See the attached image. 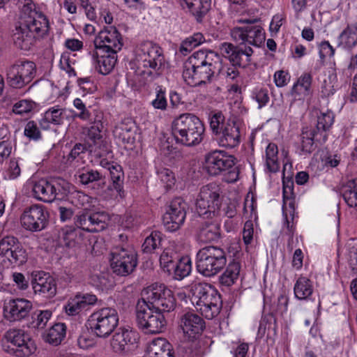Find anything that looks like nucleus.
Masks as SVG:
<instances>
[{
  "label": "nucleus",
  "mask_w": 357,
  "mask_h": 357,
  "mask_svg": "<svg viewBox=\"0 0 357 357\" xmlns=\"http://www.w3.org/2000/svg\"><path fill=\"white\" fill-rule=\"evenodd\" d=\"M157 174L161 182L164 183L165 188H171L174 185V175L169 169L161 168L157 171Z\"/></svg>",
  "instance_id": "55"
},
{
  "label": "nucleus",
  "mask_w": 357,
  "mask_h": 357,
  "mask_svg": "<svg viewBox=\"0 0 357 357\" xmlns=\"http://www.w3.org/2000/svg\"><path fill=\"white\" fill-rule=\"evenodd\" d=\"M93 43L96 49L114 52L120 51L123 45L121 34L115 26L104 28L98 33Z\"/></svg>",
  "instance_id": "20"
},
{
  "label": "nucleus",
  "mask_w": 357,
  "mask_h": 357,
  "mask_svg": "<svg viewBox=\"0 0 357 357\" xmlns=\"http://www.w3.org/2000/svg\"><path fill=\"white\" fill-rule=\"evenodd\" d=\"M241 269L239 261L233 259L230 261L224 273L220 276L219 281L222 285L230 287L235 283L238 278Z\"/></svg>",
  "instance_id": "34"
},
{
  "label": "nucleus",
  "mask_w": 357,
  "mask_h": 357,
  "mask_svg": "<svg viewBox=\"0 0 357 357\" xmlns=\"http://www.w3.org/2000/svg\"><path fill=\"white\" fill-rule=\"evenodd\" d=\"M294 294L299 300L307 299L313 291L311 281L305 278H299L294 285Z\"/></svg>",
  "instance_id": "41"
},
{
  "label": "nucleus",
  "mask_w": 357,
  "mask_h": 357,
  "mask_svg": "<svg viewBox=\"0 0 357 357\" xmlns=\"http://www.w3.org/2000/svg\"><path fill=\"white\" fill-rule=\"evenodd\" d=\"M151 303H148V300L146 298L139 299L136 305L135 321L138 328L142 331H143L146 326L156 310L155 308L151 307Z\"/></svg>",
  "instance_id": "31"
},
{
  "label": "nucleus",
  "mask_w": 357,
  "mask_h": 357,
  "mask_svg": "<svg viewBox=\"0 0 357 357\" xmlns=\"http://www.w3.org/2000/svg\"><path fill=\"white\" fill-rule=\"evenodd\" d=\"M334 121V115L332 112L321 113L317 116L316 128H314L317 132V141L319 144H324L328 138L327 131L330 129Z\"/></svg>",
  "instance_id": "32"
},
{
  "label": "nucleus",
  "mask_w": 357,
  "mask_h": 357,
  "mask_svg": "<svg viewBox=\"0 0 357 357\" xmlns=\"http://www.w3.org/2000/svg\"><path fill=\"white\" fill-rule=\"evenodd\" d=\"M66 327L63 323L55 324L50 328L46 337L50 344L58 345L66 336Z\"/></svg>",
  "instance_id": "46"
},
{
  "label": "nucleus",
  "mask_w": 357,
  "mask_h": 357,
  "mask_svg": "<svg viewBox=\"0 0 357 357\" xmlns=\"http://www.w3.org/2000/svg\"><path fill=\"white\" fill-rule=\"evenodd\" d=\"M96 70L102 75H108L114 68L117 61V52L96 49L92 54Z\"/></svg>",
  "instance_id": "24"
},
{
  "label": "nucleus",
  "mask_w": 357,
  "mask_h": 357,
  "mask_svg": "<svg viewBox=\"0 0 357 357\" xmlns=\"http://www.w3.org/2000/svg\"><path fill=\"white\" fill-rule=\"evenodd\" d=\"M204 41V37L202 33L197 32L192 36L185 38L180 47L181 53L190 52L193 48L201 45Z\"/></svg>",
  "instance_id": "49"
},
{
  "label": "nucleus",
  "mask_w": 357,
  "mask_h": 357,
  "mask_svg": "<svg viewBox=\"0 0 357 357\" xmlns=\"http://www.w3.org/2000/svg\"><path fill=\"white\" fill-rule=\"evenodd\" d=\"M180 326L183 333L188 335V339L193 340L205 328V322L198 314L192 312H188L181 315Z\"/></svg>",
  "instance_id": "23"
},
{
  "label": "nucleus",
  "mask_w": 357,
  "mask_h": 357,
  "mask_svg": "<svg viewBox=\"0 0 357 357\" xmlns=\"http://www.w3.org/2000/svg\"><path fill=\"white\" fill-rule=\"evenodd\" d=\"M20 172L21 171L18 162L15 160H11L5 172L4 178L10 180L15 179L20 176Z\"/></svg>",
  "instance_id": "60"
},
{
  "label": "nucleus",
  "mask_w": 357,
  "mask_h": 357,
  "mask_svg": "<svg viewBox=\"0 0 357 357\" xmlns=\"http://www.w3.org/2000/svg\"><path fill=\"white\" fill-rule=\"evenodd\" d=\"M49 217L47 208L42 204H36L24 208L20 217V222L26 230L37 232L47 227Z\"/></svg>",
  "instance_id": "17"
},
{
  "label": "nucleus",
  "mask_w": 357,
  "mask_h": 357,
  "mask_svg": "<svg viewBox=\"0 0 357 357\" xmlns=\"http://www.w3.org/2000/svg\"><path fill=\"white\" fill-rule=\"evenodd\" d=\"M225 117L221 112H218L213 114L210 120V128L213 133L218 135H220L225 123H224Z\"/></svg>",
  "instance_id": "56"
},
{
  "label": "nucleus",
  "mask_w": 357,
  "mask_h": 357,
  "mask_svg": "<svg viewBox=\"0 0 357 357\" xmlns=\"http://www.w3.org/2000/svg\"><path fill=\"white\" fill-rule=\"evenodd\" d=\"M18 23L13 40L17 48L24 51L31 50L36 40L45 36L49 31L47 17L36 10V6L31 0L22 6Z\"/></svg>",
  "instance_id": "2"
},
{
  "label": "nucleus",
  "mask_w": 357,
  "mask_h": 357,
  "mask_svg": "<svg viewBox=\"0 0 357 357\" xmlns=\"http://www.w3.org/2000/svg\"><path fill=\"white\" fill-rule=\"evenodd\" d=\"M54 188L53 178L50 181L41 179L34 183L32 189L33 195L37 199L44 202H52L55 199Z\"/></svg>",
  "instance_id": "30"
},
{
  "label": "nucleus",
  "mask_w": 357,
  "mask_h": 357,
  "mask_svg": "<svg viewBox=\"0 0 357 357\" xmlns=\"http://www.w3.org/2000/svg\"><path fill=\"white\" fill-rule=\"evenodd\" d=\"M161 234L159 231H155L147 236L144 243L142 244V250L146 253H151L161 243Z\"/></svg>",
  "instance_id": "50"
},
{
  "label": "nucleus",
  "mask_w": 357,
  "mask_h": 357,
  "mask_svg": "<svg viewBox=\"0 0 357 357\" xmlns=\"http://www.w3.org/2000/svg\"><path fill=\"white\" fill-rule=\"evenodd\" d=\"M26 261V250L17 238L7 236L0 241V264L3 268L20 266Z\"/></svg>",
  "instance_id": "11"
},
{
  "label": "nucleus",
  "mask_w": 357,
  "mask_h": 357,
  "mask_svg": "<svg viewBox=\"0 0 357 357\" xmlns=\"http://www.w3.org/2000/svg\"><path fill=\"white\" fill-rule=\"evenodd\" d=\"M109 222L110 217L105 211L93 212L84 209L78 212L74 218V222L77 228L91 233L105 230Z\"/></svg>",
  "instance_id": "16"
},
{
  "label": "nucleus",
  "mask_w": 357,
  "mask_h": 357,
  "mask_svg": "<svg viewBox=\"0 0 357 357\" xmlns=\"http://www.w3.org/2000/svg\"><path fill=\"white\" fill-rule=\"evenodd\" d=\"M55 199L66 201L73 185L62 178H53Z\"/></svg>",
  "instance_id": "42"
},
{
  "label": "nucleus",
  "mask_w": 357,
  "mask_h": 357,
  "mask_svg": "<svg viewBox=\"0 0 357 357\" xmlns=\"http://www.w3.org/2000/svg\"><path fill=\"white\" fill-rule=\"evenodd\" d=\"M312 82V76L310 73H305L298 79L293 86L292 90L297 93L309 95Z\"/></svg>",
  "instance_id": "48"
},
{
  "label": "nucleus",
  "mask_w": 357,
  "mask_h": 357,
  "mask_svg": "<svg viewBox=\"0 0 357 357\" xmlns=\"http://www.w3.org/2000/svg\"><path fill=\"white\" fill-rule=\"evenodd\" d=\"M36 75V64L27 60H18L6 69L7 82L10 86L15 89H22L29 84Z\"/></svg>",
  "instance_id": "12"
},
{
  "label": "nucleus",
  "mask_w": 357,
  "mask_h": 357,
  "mask_svg": "<svg viewBox=\"0 0 357 357\" xmlns=\"http://www.w3.org/2000/svg\"><path fill=\"white\" fill-rule=\"evenodd\" d=\"M335 54V49L328 41H323L319 45V56L321 59L326 56L331 57Z\"/></svg>",
  "instance_id": "63"
},
{
  "label": "nucleus",
  "mask_w": 357,
  "mask_h": 357,
  "mask_svg": "<svg viewBox=\"0 0 357 357\" xmlns=\"http://www.w3.org/2000/svg\"><path fill=\"white\" fill-rule=\"evenodd\" d=\"M288 303L289 298L287 296L284 295H280L278 296L277 302L271 304L268 314L262 318L260 322L259 329L261 328L264 322L269 324L273 323V324L275 325L278 318H283L284 314L287 313Z\"/></svg>",
  "instance_id": "29"
},
{
  "label": "nucleus",
  "mask_w": 357,
  "mask_h": 357,
  "mask_svg": "<svg viewBox=\"0 0 357 357\" xmlns=\"http://www.w3.org/2000/svg\"><path fill=\"white\" fill-rule=\"evenodd\" d=\"M191 267V261L188 257H180L175 263L172 273L174 274L175 279L181 280L190 274Z\"/></svg>",
  "instance_id": "45"
},
{
  "label": "nucleus",
  "mask_w": 357,
  "mask_h": 357,
  "mask_svg": "<svg viewBox=\"0 0 357 357\" xmlns=\"http://www.w3.org/2000/svg\"><path fill=\"white\" fill-rule=\"evenodd\" d=\"M102 123L100 120L95 121L93 124L88 130V137L94 145L102 142Z\"/></svg>",
  "instance_id": "53"
},
{
  "label": "nucleus",
  "mask_w": 357,
  "mask_h": 357,
  "mask_svg": "<svg viewBox=\"0 0 357 357\" xmlns=\"http://www.w3.org/2000/svg\"><path fill=\"white\" fill-rule=\"evenodd\" d=\"M220 62V55L213 50L197 51L184 63L183 77L191 86L209 83Z\"/></svg>",
  "instance_id": "3"
},
{
  "label": "nucleus",
  "mask_w": 357,
  "mask_h": 357,
  "mask_svg": "<svg viewBox=\"0 0 357 357\" xmlns=\"http://www.w3.org/2000/svg\"><path fill=\"white\" fill-rule=\"evenodd\" d=\"M31 308V301L26 299H10L4 303V317L10 321H20L29 316Z\"/></svg>",
  "instance_id": "21"
},
{
  "label": "nucleus",
  "mask_w": 357,
  "mask_h": 357,
  "mask_svg": "<svg viewBox=\"0 0 357 357\" xmlns=\"http://www.w3.org/2000/svg\"><path fill=\"white\" fill-rule=\"evenodd\" d=\"M4 337L2 348L9 354L17 357H28L36 350V347L28 337V341L26 340L25 333L22 330H9Z\"/></svg>",
  "instance_id": "13"
},
{
  "label": "nucleus",
  "mask_w": 357,
  "mask_h": 357,
  "mask_svg": "<svg viewBox=\"0 0 357 357\" xmlns=\"http://www.w3.org/2000/svg\"><path fill=\"white\" fill-rule=\"evenodd\" d=\"M149 357H174L172 346L165 339L159 338L150 347Z\"/></svg>",
  "instance_id": "36"
},
{
  "label": "nucleus",
  "mask_w": 357,
  "mask_h": 357,
  "mask_svg": "<svg viewBox=\"0 0 357 357\" xmlns=\"http://www.w3.org/2000/svg\"><path fill=\"white\" fill-rule=\"evenodd\" d=\"M218 135L220 146L230 149L237 146L241 137L238 124L234 120H228Z\"/></svg>",
  "instance_id": "25"
},
{
  "label": "nucleus",
  "mask_w": 357,
  "mask_h": 357,
  "mask_svg": "<svg viewBox=\"0 0 357 357\" xmlns=\"http://www.w3.org/2000/svg\"><path fill=\"white\" fill-rule=\"evenodd\" d=\"M138 50L142 55L143 66L154 70V72L144 71V73L152 78L158 77L165 65V56L162 48L158 45L147 40L139 45Z\"/></svg>",
  "instance_id": "14"
},
{
  "label": "nucleus",
  "mask_w": 357,
  "mask_h": 357,
  "mask_svg": "<svg viewBox=\"0 0 357 357\" xmlns=\"http://www.w3.org/2000/svg\"><path fill=\"white\" fill-rule=\"evenodd\" d=\"M151 105L156 109L165 111L167 107L166 91L161 86L155 88V98L152 100Z\"/></svg>",
  "instance_id": "52"
},
{
  "label": "nucleus",
  "mask_w": 357,
  "mask_h": 357,
  "mask_svg": "<svg viewBox=\"0 0 357 357\" xmlns=\"http://www.w3.org/2000/svg\"><path fill=\"white\" fill-rule=\"evenodd\" d=\"M259 20L258 18L243 20L246 26L235 27L231 30V37L238 43L236 45L229 43L221 44V52L230 63L243 68L250 65L253 54L251 46L260 47L265 40L263 28L255 24Z\"/></svg>",
  "instance_id": "1"
},
{
  "label": "nucleus",
  "mask_w": 357,
  "mask_h": 357,
  "mask_svg": "<svg viewBox=\"0 0 357 357\" xmlns=\"http://www.w3.org/2000/svg\"><path fill=\"white\" fill-rule=\"evenodd\" d=\"M24 132V135L30 139L38 140L41 137L37 124L33 121H30L26 124Z\"/></svg>",
  "instance_id": "57"
},
{
  "label": "nucleus",
  "mask_w": 357,
  "mask_h": 357,
  "mask_svg": "<svg viewBox=\"0 0 357 357\" xmlns=\"http://www.w3.org/2000/svg\"><path fill=\"white\" fill-rule=\"evenodd\" d=\"M145 294L151 307L162 314L172 312L176 308V302L173 292L162 284L151 285L147 288Z\"/></svg>",
  "instance_id": "15"
},
{
  "label": "nucleus",
  "mask_w": 357,
  "mask_h": 357,
  "mask_svg": "<svg viewBox=\"0 0 357 357\" xmlns=\"http://www.w3.org/2000/svg\"><path fill=\"white\" fill-rule=\"evenodd\" d=\"M52 316V312L49 310L41 311L37 316L35 321V327L38 329H43L45 327L48 320Z\"/></svg>",
  "instance_id": "62"
},
{
  "label": "nucleus",
  "mask_w": 357,
  "mask_h": 357,
  "mask_svg": "<svg viewBox=\"0 0 357 357\" xmlns=\"http://www.w3.org/2000/svg\"><path fill=\"white\" fill-rule=\"evenodd\" d=\"M342 197L349 207L357 206V179L347 183L342 188Z\"/></svg>",
  "instance_id": "43"
},
{
  "label": "nucleus",
  "mask_w": 357,
  "mask_h": 357,
  "mask_svg": "<svg viewBox=\"0 0 357 357\" xmlns=\"http://www.w3.org/2000/svg\"><path fill=\"white\" fill-rule=\"evenodd\" d=\"M87 151V146L82 143H76L71 149L69 154L67 155V162L71 163L74 161L80 154L85 153Z\"/></svg>",
  "instance_id": "59"
},
{
  "label": "nucleus",
  "mask_w": 357,
  "mask_h": 357,
  "mask_svg": "<svg viewBox=\"0 0 357 357\" xmlns=\"http://www.w3.org/2000/svg\"><path fill=\"white\" fill-rule=\"evenodd\" d=\"M317 132L314 129L308 127L303 128L301 134V151L305 153H310L316 148L314 143H319L317 141Z\"/></svg>",
  "instance_id": "38"
},
{
  "label": "nucleus",
  "mask_w": 357,
  "mask_h": 357,
  "mask_svg": "<svg viewBox=\"0 0 357 357\" xmlns=\"http://www.w3.org/2000/svg\"><path fill=\"white\" fill-rule=\"evenodd\" d=\"M110 255V266L112 272L116 275H129L137 266V253L128 244L115 246Z\"/></svg>",
  "instance_id": "9"
},
{
  "label": "nucleus",
  "mask_w": 357,
  "mask_h": 357,
  "mask_svg": "<svg viewBox=\"0 0 357 357\" xmlns=\"http://www.w3.org/2000/svg\"><path fill=\"white\" fill-rule=\"evenodd\" d=\"M31 284L36 293L52 298L56 294V282L53 277L43 271L33 272Z\"/></svg>",
  "instance_id": "22"
},
{
  "label": "nucleus",
  "mask_w": 357,
  "mask_h": 357,
  "mask_svg": "<svg viewBox=\"0 0 357 357\" xmlns=\"http://www.w3.org/2000/svg\"><path fill=\"white\" fill-rule=\"evenodd\" d=\"M278 153V146L275 144L270 143L266 149V164L270 172H277L279 169Z\"/></svg>",
  "instance_id": "47"
},
{
  "label": "nucleus",
  "mask_w": 357,
  "mask_h": 357,
  "mask_svg": "<svg viewBox=\"0 0 357 357\" xmlns=\"http://www.w3.org/2000/svg\"><path fill=\"white\" fill-rule=\"evenodd\" d=\"M36 106V103L32 100H21L14 104L13 112L16 114H24L29 113Z\"/></svg>",
  "instance_id": "54"
},
{
  "label": "nucleus",
  "mask_w": 357,
  "mask_h": 357,
  "mask_svg": "<svg viewBox=\"0 0 357 357\" xmlns=\"http://www.w3.org/2000/svg\"><path fill=\"white\" fill-rule=\"evenodd\" d=\"M204 123L192 113H184L176 117L172 123V135L177 144L195 146L204 139Z\"/></svg>",
  "instance_id": "4"
},
{
  "label": "nucleus",
  "mask_w": 357,
  "mask_h": 357,
  "mask_svg": "<svg viewBox=\"0 0 357 357\" xmlns=\"http://www.w3.org/2000/svg\"><path fill=\"white\" fill-rule=\"evenodd\" d=\"M166 324L164 314L155 310L142 331L147 334H158L165 329Z\"/></svg>",
  "instance_id": "35"
},
{
  "label": "nucleus",
  "mask_w": 357,
  "mask_h": 357,
  "mask_svg": "<svg viewBox=\"0 0 357 357\" xmlns=\"http://www.w3.org/2000/svg\"><path fill=\"white\" fill-rule=\"evenodd\" d=\"M62 240L64 245L75 248L82 241V233L79 228H68L63 231Z\"/></svg>",
  "instance_id": "44"
},
{
  "label": "nucleus",
  "mask_w": 357,
  "mask_h": 357,
  "mask_svg": "<svg viewBox=\"0 0 357 357\" xmlns=\"http://www.w3.org/2000/svg\"><path fill=\"white\" fill-rule=\"evenodd\" d=\"M135 123L132 119H124L114 126L113 135L123 144H132L135 141Z\"/></svg>",
  "instance_id": "28"
},
{
  "label": "nucleus",
  "mask_w": 357,
  "mask_h": 357,
  "mask_svg": "<svg viewBox=\"0 0 357 357\" xmlns=\"http://www.w3.org/2000/svg\"><path fill=\"white\" fill-rule=\"evenodd\" d=\"M188 209L187 203L180 197L174 198L167 204L162 222L165 229L176 231L183 225Z\"/></svg>",
  "instance_id": "18"
},
{
  "label": "nucleus",
  "mask_w": 357,
  "mask_h": 357,
  "mask_svg": "<svg viewBox=\"0 0 357 357\" xmlns=\"http://www.w3.org/2000/svg\"><path fill=\"white\" fill-rule=\"evenodd\" d=\"M254 227L252 220H248L244 224L243 231V240L246 245L251 243L253 238Z\"/></svg>",
  "instance_id": "61"
},
{
  "label": "nucleus",
  "mask_w": 357,
  "mask_h": 357,
  "mask_svg": "<svg viewBox=\"0 0 357 357\" xmlns=\"http://www.w3.org/2000/svg\"><path fill=\"white\" fill-rule=\"evenodd\" d=\"M66 312L68 315L74 316L79 314L82 310L84 309L79 296L68 302L65 307Z\"/></svg>",
  "instance_id": "58"
},
{
  "label": "nucleus",
  "mask_w": 357,
  "mask_h": 357,
  "mask_svg": "<svg viewBox=\"0 0 357 357\" xmlns=\"http://www.w3.org/2000/svg\"><path fill=\"white\" fill-rule=\"evenodd\" d=\"M198 238L205 243H218L222 238L221 225L217 220H206L198 227Z\"/></svg>",
  "instance_id": "26"
},
{
  "label": "nucleus",
  "mask_w": 357,
  "mask_h": 357,
  "mask_svg": "<svg viewBox=\"0 0 357 357\" xmlns=\"http://www.w3.org/2000/svg\"><path fill=\"white\" fill-rule=\"evenodd\" d=\"M119 322L117 310L114 307H102L94 311L89 317L88 324L91 333L100 338L108 337Z\"/></svg>",
  "instance_id": "8"
},
{
  "label": "nucleus",
  "mask_w": 357,
  "mask_h": 357,
  "mask_svg": "<svg viewBox=\"0 0 357 357\" xmlns=\"http://www.w3.org/2000/svg\"><path fill=\"white\" fill-rule=\"evenodd\" d=\"M179 255L172 248H165L160 256V264L164 271L171 274L175 263L179 259Z\"/></svg>",
  "instance_id": "39"
},
{
  "label": "nucleus",
  "mask_w": 357,
  "mask_h": 357,
  "mask_svg": "<svg viewBox=\"0 0 357 357\" xmlns=\"http://www.w3.org/2000/svg\"><path fill=\"white\" fill-rule=\"evenodd\" d=\"M204 168L208 174L217 176L228 173L231 176V180L236 181L238 171L234 167V158L227 155L223 151H213L205 156Z\"/></svg>",
  "instance_id": "10"
},
{
  "label": "nucleus",
  "mask_w": 357,
  "mask_h": 357,
  "mask_svg": "<svg viewBox=\"0 0 357 357\" xmlns=\"http://www.w3.org/2000/svg\"><path fill=\"white\" fill-rule=\"evenodd\" d=\"M289 77L287 72L284 70L276 71L274 75V80L276 86L278 87L284 86L287 84Z\"/></svg>",
  "instance_id": "64"
},
{
  "label": "nucleus",
  "mask_w": 357,
  "mask_h": 357,
  "mask_svg": "<svg viewBox=\"0 0 357 357\" xmlns=\"http://www.w3.org/2000/svg\"><path fill=\"white\" fill-rule=\"evenodd\" d=\"M67 119L66 109L60 105H54L45 112L39 124L43 129L48 130L50 125L60 126Z\"/></svg>",
  "instance_id": "27"
},
{
  "label": "nucleus",
  "mask_w": 357,
  "mask_h": 357,
  "mask_svg": "<svg viewBox=\"0 0 357 357\" xmlns=\"http://www.w3.org/2000/svg\"><path fill=\"white\" fill-rule=\"evenodd\" d=\"M227 262L226 252L219 246H205L196 255L197 270L205 277H212L220 273Z\"/></svg>",
  "instance_id": "6"
},
{
  "label": "nucleus",
  "mask_w": 357,
  "mask_h": 357,
  "mask_svg": "<svg viewBox=\"0 0 357 357\" xmlns=\"http://www.w3.org/2000/svg\"><path fill=\"white\" fill-rule=\"evenodd\" d=\"M66 201L79 208L84 206V204L89 202V197L84 192L77 190L73 185Z\"/></svg>",
  "instance_id": "51"
},
{
  "label": "nucleus",
  "mask_w": 357,
  "mask_h": 357,
  "mask_svg": "<svg viewBox=\"0 0 357 357\" xmlns=\"http://www.w3.org/2000/svg\"><path fill=\"white\" fill-rule=\"evenodd\" d=\"M221 189L215 183L203 186L196 201V211L204 219H213L220 215Z\"/></svg>",
  "instance_id": "7"
},
{
  "label": "nucleus",
  "mask_w": 357,
  "mask_h": 357,
  "mask_svg": "<svg viewBox=\"0 0 357 357\" xmlns=\"http://www.w3.org/2000/svg\"><path fill=\"white\" fill-rule=\"evenodd\" d=\"M79 180L83 185H89L93 183H98V185H105V177L100 172L92 169H83L79 173Z\"/></svg>",
  "instance_id": "40"
},
{
  "label": "nucleus",
  "mask_w": 357,
  "mask_h": 357,
  "mask_svg": "<svg viewBox=\"0 0 357 357\" xmlns=\"http://www.w3.org/2000/svg\"><path fill=\"white\" fill-rule=\"evenodd\" d=\"M182 7L186 6L193 15L202 17L211 8V0H179Z\"/></svg>",
  "instance_id": "37"
},
{
  "label": "nucleus",
  "mask_w": 357,
  "mask_h": 357,
  "mask_svg": "<svg viewBox=\"0 0 357 357\" xmlns=\"http://www.w3.org/2000/svg\"><path fill=\"white\" fill-rule=\"evenodd\" d=\"M138 341L139 335L137 332L121 327L113 335L110 344L115 353L127 354L137 348Z\"/></svg>",
  "instance_id": "19"
},
{
  "label": "nucleus",
  "mask_w": 357,
  "mask_h": 357,
  "mask_svg": "<svg viewBox=\"0 0 357 357\" xmlns=\"http://www.w3.org/2000/svg\"><path fill=\"white\" fill-rule=\"evenodd\" d=\"M338 46L351 50L357 45V22L349 24L339 36Z\"/></svg>",
  "instance_id": "33"
},
{
  "label": "nucleus",
  "mask_w": 357,
  "mask_h": 357,
  "mask_svg": "<svg viewBox=\"0 0 357 357\" xmlns=\"http://www.w3.org/2000/svg\"><path fill=\"white\" fill-rule=\"evenodd\" d=\"M191 302L202 316L212 319L220 312V294L211 284L196 283L190 288Z\"/></svg>",
  "instance_id": "5"
}]
</instances>
